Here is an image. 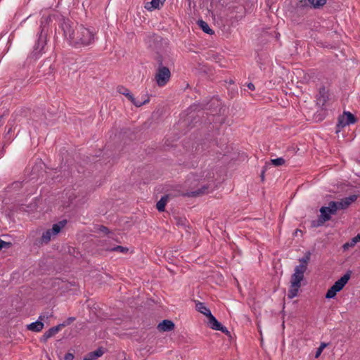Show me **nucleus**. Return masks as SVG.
<instances>
[{
	"label": "nucleus",
	"mask_w": 360,
	"mask_h": 360,
	"mask_svg": "<svg viewBox=\"0 0 360 360\" xmlns=\"http://www.w3.org/2000/svg\"><path fill=\"white\" fill-rule=\"evenodd\" d=\"M61 28L69 43L76 48L89 46L95 42L96 32L82 25L64 19L61 23Z\"/></svg>",
	"instance_id": "1"
},
{
	"label": "nucleus",
	"mask_w": 360,
	"mask_h": 360,
	"mask_svg": "<svg viewBox=\"0 0 360 360\" xmlns=\"http://www.w3.org/2000/svg\"><path fill=\"white\" fill-rule=\"evenodd\" d=\"M309 259L310 252H307L304 257L299 259L300 264L295 266V272L291 276L290 287L288 293L289 299H292L297 295L299 289L301 287V281L304 279V274L307 269V264Z\"/></svg>",
	"instance_id": "2"
},
{
	"label": "nucleus",
	"mask_w": 360,
	"mask_h": 360,
	"mask_svg": "<svg viewBox=\"0 0 360 360\" xmlns=\"http://www.w3.org/2000/svg\"><path fill=\"white\" fill-rule=\"evenodd\" d=\"M158 63V68L155 75V79L159 86H165L169 80L171 72L167 67L163 65L162 59L160 56L156 58Z\"/></svg>",
	"instance_id": "3"
},
{
	"label": "nucleus",
	"mask_w": 360,
	"mask_h": 360,
	"mask_svg": "<svg viewBox=\"0 0 360 360\" xmlns=\"http://www.w3.org/2000/svg\"><path fill=\"white\" fill-rule=\"evenodd\" d=\"M335 204L329 202L328 206L321 207L320 209L321 214L319 217L318 220H313L311 221L312 227H319L322 226L326 221L330 219V214H335Z\"/></svg>",
	"instance_id": "4"
},
{
	"label": "nucleus",
	"mask_w": 360,
	"mask_h": 360,
	"mask_svg": "<svg viewBox=\"0 0 360 360\" xmlns=\"http://www.w3.org/2000/svg\"><path fill=\"white\" fill-rule=\"evenodd\" d=\"M352 271H348L343 276L338 279L327 291L326 297L327 299L333 298L337 292L340 291L347 284L351 277Z\"/></svg>",
	"instance_id": "5"
},
{
	"label": "nucleus",
	"mask_w": 360,
	"mask_h": 360,
	"mask_svg": "<svg viewBox=\"0 0 360 360\" xmlns=\"http://www.w3.org/2000/svg\"><path fill=\"white\" fill-rule=\"evenodd\" d=\"M65 220H63L57 224H54L52 226V229H48L42 233V236L39 241V243L48 244L50 242L51 238L56 236L58 233H59L61 229L65 226ZM36 244H38V243H36Z\"/></svg>",
	"instance_id": "6"
},
{
	"label": "nucleus",
	"mask_w": 360,
	"mask_h": 360,
	"mask_svg": "<svg viewBox=\"0 0 360 360\" xmlns=\"http://www.w3.org/2000/svg\"><path fill=\"white\" fill-rule=\"evenodd\" d=\"M117 91L120 94L124 95L136 107H141L143 105L148 103L150 101L148 96H147V98L144 101H136L130 91L123 86H119L117 87Z\"/></svg>",
	"instance_id": "7"
},
{
	"label": "nucleus",
	"mask_w": 360,
	"mask_h": 360,
	"mask_svg": "<svg viewBox=\"0 0 360 360\" xmlns=\"http://www.w3.org/2000/svg\"><path fill=\"white\" fill-rule=\"evenodd\" d=\"M357 199L356 195H352L349 197L345 198L342 199L340 201H330V202H333L335 204V212L336 213L339 210H345L347 208L352 202L356 201Z\"/></svg>",
	"instance_id": "8"
},
{
	"label": "nucleus",
	"mask_w": 360,
	"mask_h": 360,
	"mask_svg": "<svg viewBox=\"0 0 360 360\" xmlns=\"http://www.w3.org/2000/svg\"><path fill=\"white\" fill-rule=\"evenodd\" d=\"M356 121V118L353 114L349 112H344L338 118L337 127L339 129L343 128L347 125L355 123Z\"/></svg>",
	"instance_id": "9"
},
{
	"label": "nucleus",
	"mask_w": 360,
	"mask_h": 360,
	"mask_svg": "<svg viewBox=\"0 0 360 360\" xmlns=\"http://www.w3.org/2000/svg\"><path fill=\"white\" fill-rule=\"evenodd\" d=\"M68 198L71 203H75L77 205H82L85 202L84 192L74 190L69 193Z\"/></svg>",
	"instance_id": "10"
},
{
	"label": "nucleus",
	"mask_w": 360,
	"mask_h": 360,
	"mask_svg": "<svg viewBox=\"0 0 360 360\" xmlns=\"http://www.w3.org/2000/svg\"><path fill=\"white\" fill-rule=\"evenodd\" d=\"M326 3V0H300L297 4L298 7H306L311 6L314 8H319Z\"/></svg>",
	"instance_id": "11"
},
{
	"label": "nucleus",
	"mask_w": 360,
	"mask_h": 360,
	"mask_svg": "<svg viewBox=\"0 0 360 360\" xmlns=\"http://www.w3.org/2000/svg\"><path fill=\"white\" fill-rule=\"evenodd\" d=\"M211 190L212 188H210V185H203L200 187V188L194 191L187 192L184 194V195L188 197H198L204 194L209 193Z\"/></svg>",
	"instance_id": "12"
},
{
	"label": "nucleus",
	"mask_w": 360,
	"mask_h": 360,
	"mask_svg": "<svg viewBox=\"0 0 360 360\" xmlns=\"http://www.w3.org/2000/svg\"><path fill=\"white\" fill-rule=\"evenodd\" d=\"M317 104L319 106H324L328 99V91L325 87H322L319 89V94L317 96Z\"/></svg>",
	"instance_id": "13"
},
{
	"label": "nucleus",
	"mask_w": 360,
	"mask_h": 360,
	"mask_svg": "<svg viewBox=\"0 0 360 360\" xmlns=\"http://www.w3.org/2000/svg\"><path fill=\"white\" fill-rule=\"evenodd\" d=\"M65 326V324H59L56 326L52 327L49 329L44 334L42 335L41 340L43 342H46L48 339L55 335L60 329L61 327Z\"/></svg>",
	"instance_id": "14"
},
{
	"label": "nucleus",
	"mask_w": 360,
	"mask_h": 360,
	"mask_svg": "<svg viewBox=\"0 0 360 360\" xmlns=\"http://www.w3.org/2000/svg\"><path fill=\"white\" fill-rule=\"evenodd\" d=\"M174 328V323L169 320H164L158 326V329L160 331H171Z\"/></svg>",
	"instance_id": "15"
},
{
	"label": "nucleus",
	"mask_w": 360,
	"mask_h": 360,
	"mask_svg": "<svg viewBox=\"0 0 360 360\" xmlns=\"http://www.w3.org/2000/svg\"><path fill=\"white\" fill-rule=\"evenodd\" d=\"M165 0H152L145 4V8L148 11H153L159 8L160 4H163Z\"/></svg>",
	"instance_id": "16"
},
{
	"label": "nucleus",
	"mask_w": 360,
	"mask_h": 360,
	"mask_svg": "<svg viewBox=\"0 0 360 360\" xmlns=\"http://www.w3.org/2000/svg\"><path fill=\"white\" fill-rule=\"evenodd\" d=\"M103 354V350L102 348H98L96 350L89 353L84 358V360H95L97 358L101 356Z\"/></svg>",
	"instance_id": "17"
},
{
	"label": "nucleus",
	"mask_w": 360,
	"mask_h": 360,
	"mask_svg": "<svg viewBox=\"0 0 360 360\" xmlns=\"http://www.w3.org/2000/svg\"><path fill=\"white\" fill-rule=\"evenodd\" d=\"M162 38L157 35H153L149 39V46L155 51H158V44L161 42Z\"/></svg>",
	"instance_id": "18"
},
{
	"label": "nucleus",
	"mask_w": 360,
	"mask_h": 360,
	"mask_svg": "<svg viewBox=\"0 0 360 360\" xmlns=\"http://www.w3.org/2000/svg\"><path fill=\"white\" fill-rule=\"evenodd\" d=\"M44 328V323L41 321H37L27 326V329L34 332H40Z\"/></svg>",
	"instance_id": "19"
},
{
	"label": "nucleus",
	"mask_w": 360,
	"mask_h": 360,
	"mask_svg": "<svg viewBox=\"0 0 360 360\" xmlns=\"http://www.w3.org/2000/svg\"><path fill=\"white\" fill-rule=\"evenodd\" d=\"M207 317L208 318L210 326L214 330H218L221 326V323L216 319L212 313H209Z\"/></svg>",
	"instance_id": "20"
},
{
	"label": "nucleus",
	"mask_w": 360,
	"mask_h": 360,
	"mask_svg": "<svg viewBox=\"0 0 360 360\" xmlns=\"http://www.w3.org/2000/svg\"><path fill=\"white\" fill-rule=\"evenodd\" d=\"M198 26L204 32L209 34H213L214 31L209 27L208 24L202 20H199L197 22Z\"/></svg>",
	"instance_id": "21"
},
{
	"label": "nucleus",
	"mask_w": 360,
	"mask_h": 360,
	"mask_svg": "<svg viewBox=\"0 0 360 360\" xmlns=\"http://www.w3.org/2000/svg\"><path fill=\"white\" fill-rule=\"evenodd\" d=\"M169 195H165L162 196L160 200L157 202L156 207L159 212H163L165 210V205L168 201Z\"/></svg>",
	"instance_id": "22"
},
{
	"label": "nucleus",
	"mask_w": 360,
	"mask_h": 360,
	"mask_svg": "<svg viewBox=\"0 0 360 360\" xmlns=\"http://www.w3.org/2000/svg\"><path fill=\"white\" fill-rule=\"evenodd\" d=\"M195 307L199 312H200L201 314H204L206 316H208L209 313H211L210 310L202 302H199L196 303Z\"/></svg>",
	"instance_id": "23"
},
{
	"label": "nucleus",
	"mask_w": 360,
	"mask_h": 360,
	"mask_svg": "<svg viewBox=\"0 0 360 360\" xmlns=\"http://www.w3.org/2000/svg\"><path fill=\"white\" fill-rule=\"evenodd\" d=\"M44 44V41H38L37 46L34 48V50L33 51V52L32 53V57H34L36 58L39 57L41 51L43 50Z\"/></svg>",
	"instance_id": "24"
},
{
	"label": "nucleus",
	"mask_w": 360,
	"mask_h": 360,
	"mask_svg": "<svg viewBox=\"0 0 360 360\" xmlns=\"http://www.w3.org/2000/svg\"><path fill=\"white\" fill-rule=\"evenodd\" d=\"M357 243L359 242L356 240L355 237H354L349 242L345 243L342 245V248L344 250H347L349 248L354 247Z\"/></svg>",
	"instance_id": "25"
},
{
	"label": "nucleus",
	"mask_w": 360,
	"mask_h": 360,
	"mask_svg": "<svg viewBox=\"0 0 360 360\" xmlns=\"http://www.w3.org/2000/svg\"><path fill=\"white\" fill-rule=\"evenodd\" d=\"M271 162L272 165L278 167V166H281V165H284L285 162V160L283 158H278L276 159H272L271 160Z\"/></svg>",
	"instance_id": "26"
},
{
	"label": "nucleus",
	"mask_w": 360,
	"mask_h": 360,
	"mask_svg": "<svg viewBox=\"0 0 360 360\" xmlns=\"http://www.w3.org/2000/svg\"><path fill=\"white\" fill-rule=\"evenodd\" d=\"M128 250H129V249L127 248L120 246V245H117L110 250V251L120 252L122 253H127L128 252Z\"/></svg>",
	"instance_id": "27"
},
{
	"label": "nucleus",
	"mask_w": 360,
	"mask_h": 360,
	"mask_svg": "<svg viewBox=\"0 0 360 360\" xmlns=\"http://www.w3.org/2000/svg\"><path fill=\"white\" fill-rule=\"evenodd\" d=\"M53 315L51 313H49V312H44V313H42L39 316V319H38V321H41V322L44 323V321H46L47 320H49V319L50 317H51Z\"/></svg>",
	"instance_id": "28"
},
{
	"label": "nucleus",
	"mask_w": 360,
	"mask_h": 360,
	"mask_svg": "<svg viewBox=\"0 0 360 360\" xmlns=\"http://www.w3.org/2000/svg\"><path fill=\"white\" fill-rule=\"evenodd\" d=\"M328 346L327 343L322 342L319 347L317 349V351L316 352L315 358H318L321 352H323V349L326 348Z\"/></svg>",
	"instance_id": "29"
},
{
	"label": "nucleus",
	"mask_w": 360,
	"mask_h": 360,
	"mask_svg": "<svg viewBox=\"0 0 360 360\" xmlns=\"http://www.w3.org/2000/svg\"><path fill=\"white\" fill-rule=\"evenodd\" d=\"M11 243L5 242L3 240L0 239V250L3 248H9L11 247Z\"/></svg>",
	"instance_id": "30"
},
{
	"label": "nucleus",
	"mask_w": 360,
	"mask_h": 360,
	"mask_svg": "<svg viewBox=\"0 0 360 360\" xmlns=\"http://www.w3.org/2000/svg\"><path fill=\"white\" fill-rule=\"evenodd\" d=\"M217 330H220L222 333H225V334H226V335L230 336V332L227 330V328L226 327L223 326L221 324V326H219V328H218Z\"/></svg>",
	"instance_id": "31"
},
{
	"label": "nucleus",
	"mask_w": 360,
	"mask_h": 360,
	"mask_svg": "<svg viewBox=\"0 0 360 360\" xmlns=\"http://www.w3.org/2000/svg\"><path fill=\"white\" fill-rule=\"evenodd\" d=\"M65 360H73L74 355L72 353H67L64 356Z\"/></svg>",
	"instance_id": "32"
},
{
	"label": "nucleus",
	"mask_w": 360,
	"mask_h": 360,
	"mask_svg": "<svg viewBox=\"0 0 360 360\" xmlns=\"http://www.w3.org/2000/svg\"><path fill=\"white\" fill-rule=\"evenodd\" d=\"M99 230L105 233V234H108L110 233V231L108 230V229L104 226H100Z\"/></svg>",
	"instance_id": "33"
},
{
	"label": "nucleus",
	"mask_w": 360,
	"mask_h": 360,
	"mask_svg": "<svg viewBox=\"0 0 360 360\" xmlns=\"http://www.w3.org/2000/svg\"><path fill=\"white\" fill-rule=\"evenodd\" d=\"M269 167V165H265L264 167H263V169L262 171V173H261V179L262 181H263L264 180V173H265V171L267 169V167Z\"/></svg>",
	"instance_id": "34"
},
{
	"label": "nucleus",
	"mask_w": 360,
	"mask_h": 360,
	"mask_svg": "<svg viewBox=\"0 0 360 360\" xmlns=\"http://www.w3.org/2000/svg\"><path fill=\"white\" fill-rule=\"evenodd\" d=\"M248 87L250 90H254L255 89V85L252 83H248Z\"/></svg>",
	"instance_id": "35"
},
{
	"label": "nucleus",
	"mask_w": 360,
	"mask_h": 360,
	"mask_svg": "<svg viewBox=\"0 0 360 360\" xmlns=\"http://www.w3.org/2000/svg\"><path fill=\"white\" fill-rule=\"evenodd\" d=\"M355 238L358 242H360V233L355 236Z\"/></svg>",
	"instance_id": "36"
},
{
	"label": "nucleus",
	"mask_w": 360,
	"mask_h": 360,
	"mask_svg": "<svg viewBox=\"0 0 360 360\" xmlns=\"http://www.w3.org/2000/svg\"><path fill=\"white\" fill-rule=\"evenodd\" d=\"M11 130H12V129H11V128H10V129L8 130L7 134L5 136V138H6V139L7 138V135H8L9 133H11Z\"/></svg>",
	"instance_id": "37"
},
{
	"label": "nucleus",
	"mask_w": 360,
	"mask_h": 360,
	"mask_svg": "<svg viewBox=\"0 0 360 360\" xmlns=\"http://www.w3.org/2000/svg\"><path fill=\"white\" fill-rule=\"evenodd\" d=\"M68 320H69V321H74V320H75V318L71 317V318H69V319H68Z\"/></svg>",
	"instance_id": "38"
}]
</instances>
